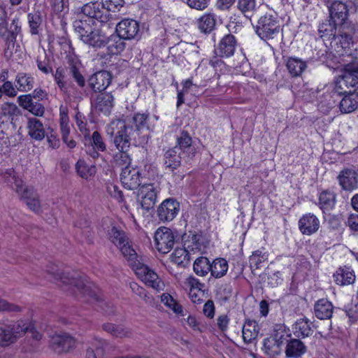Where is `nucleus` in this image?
<instances>
[{
	"label": "nucleus",
	"instance_id": "393cba45",
	"mask_svg": "<svg viewBox=\"0 0 358 358\" xmlns=\"http://www.w3.org/2000/svg\"><path fill=\"white\" fill-rule=\"evenodd\" d=\"M192 140L189 134L182 131L180 136L177 137V145L174 148H177V150H180L183 154L187 152L188 155L192 157L194 155L196 150L192 145Z\"/></svg>",
	"mask_w": 358,
	"mask_h": 358
},
{
	"label": "nucleus",
	"instance_id": "6e6d98bb",
	"mask_svg": "<svg viewBox=\"0 0 358 358\" xmlns=\"http://www.w3.org/2000/svg\"><path fill=\"white\" fill-rule=\"evenodd\" d=\"M69 72L79 87H83L85 85V78L80 73L79 67L76 64L71 63L69 64Z\"/></svg>",
	"mask_w": 358,
	"mask_h": 358
},
{
	"label": "nucleus",
	"instance_id": "79ce46f5",
	"mask_svg": "<svg viewBox=\"0 0 358 358\" xmlns=\"http://www.w3.org/2000/svg\"><path fill=\"white\" fill-rule=\"evenodd\" d=\"M1 176L4 181L15 189V187H19L23 182L22 180L17 175L13 169H7L1 173Z\"/></svg>",
	"mask_w": 358,
	"mask_h": 358
},
{
	"label": "nucleus",
	"instance_id": "ea45409f",
	"mask_svg": "<svg viewBox=\"0 0 358 358\" xmlns=\"http://www.w3.org/2000/svg\"><path fill=\"white\" fill-rule=\"evenodd\" d=\"M216 20L212 13H206L198 20V27L204 33L210 32L215 26Z\"/></svg>",
	"mask_w": 358,
	"mask_h": 358
},
{
	"label": "nucleus",
	"instance_id": "7ed1b4c3",
	"mask_svg": "<svg viewBox=\"0 0 358 358\" xmlns=\"http://www.w3.org/2000/svg\"><path fill=\"white\" fill-rule=\"evenodd\" d=\"M73 25L79 38L85 44L95 48H100L106 45L107 36L102 34L98 28L97 24L92 25L83 20H76L73 22Z\"/></svg>",
	"mask_w": 358,
	"mask_h": 358
},
{
	"label": "nucleus",
	"instance_id": "f704fd0d",
	"mask_svg": "<svg viewBox=\"0 0 358 358\" xmlns=\"http://www.w3.org/2000/svg\"><path fill=\"white\" fill-rule=\"evenodd\" d=\"M336 196L334 192L325 190L322 192L319 196V203L323 210L332 209L336 203Z\"/></svg>",
	"mask_w": 358,
	"mask_h": 358
},
{
	"label": "nucleus",
	"instance_id": "8fccbe9b",
	"mask_svg": "<svg viewBox=\"0 0 358 358\" xmlns=\"http://www.w3.org/2000/svg\"><path fill=\"white\" fill-rule=\"evenodd\" d=\"M14 191L16 192L20 199L24 202L38 194L34 187L24 185L23 182L19 187H15Z\"/></svg>",
	"mask_w": 358,
	"mask_h": 358
},
{
	"label": "nucleus",
	"instance_id": "de8ad7c7",
	"mask_svg": "<svg viewBox=\"0 0 358 358\" xmlns=\"http://www.w3.org/2000/svg\"><path fill=\"white\" fill-rule=\"evenodd\" d=\"M103 329L115 337L123 338L130 335V331L121 325L108 323L103 325Z\"/></svg>",
	"mask_w": 358,
	"mask_h": 358
},
{
	"label": "nucleus",
	"instance_id": "3c124183",
	"mask_svg": "<svg viewBox=\"0 0 358 358\" xmlns=\"http://www.w3.org/2000/svg\"><path fill=\"white\" fill-rule=\"evenodd\" d=\"M203 245L202 236L199 234H192L185 241V247L190 251H200Z\"/></svg>",
	"mask_w": 358,
	"mask_h": 358
},
{
	"label": "nucleus",
	"instance_id": "c9c22d12",
	"mask_svg": "<svg viewBox=\"0 0 358 358\" xmlns=\"http://www.w3.org/2000/svg\"><path fill=\"white\" fill-rule=\"evenodd\" d=\"M228 267V263L225 259H215L211 264V275L215 278H222L226 275Z\"/></svg>",
	"mask_w": 358,
	"mask_h": 358
},
{
	"label": "nucleus",
	"instance_id": "bf43d9fd",
	"mask_svg": "<svg viewBox=\"0 0 358 358\" xmlns=\"http://www.w3.org/2000/svg\"><path fill=\"white\" fill-rule=\"evenodd\" d=\"M21 31V25L18 19H13L10 24V30L8 29V35L6 36L7 40L13 41L16 39L18 34Z\"/></svg>",
	"mask_w": 358,
	"mask_h": 358
},
{
	"label": "nucleus",
	"instance_id": "5701e85b",
	"mask_svg": "<svg viewBox=\"0 0 358 358\" xmlns=\"http://www.w3.org/2000/svg\"><path fill=\"white\" fill-rule=\"evenodd\" d=\"M335 283L340 286L352 285L356 280L353 269L349 266L339 267L333 275Z\"/></svg>",
	"mask_w": 358,
	"mask_h": 358
},
{
	"label": "nucleus",
	"instance_id": "6ab92c4d",
	"mask_svg": "<svg viewBox=\"0 0 358 358\" xmlns=\"http://www.w3.org/2000/svg\"><path fill=\"white\" fill-rule=\"evenodd\" d=\"M320 225L319 219L313 213H306L299 220V229L303 235L315 234L318 231Z\"/></svg>",
	"mask_w": 358,
	"mask_h": 358
},
{
	"label": "nucleus",
	"instance_id": "ddd939ff",
	"mask_svg": "<svg viewBox=\"0 0 358 358\" xmlns=\"http://www.w3.org/2000/svg\"><path fill=\"white\" fill-rule=\"evenodd\" d=\"M179 210L180 203L174 199H167L158 207V217L162 222H170L176 217Z\"/></svg>",
	"mask_w": 358,
	"mask_h": 358
},
{
	"label": "nucleus",
	"instance_id": "f03ea898",
	"mask_svg": "<svg viewBox=\"0 0 358 358\" xmlns=\"http://www.w3.org/2000/svg\"><path fill=\"white\" fill-rule=\"evenodd\" d=\"M29 331L35 340L41 339L42 335L34 330L33 325L29 320H0V346L6 347L15 343Z\"/></svg>",
	"mask_w": 358,
	"mask_h": 358
},
{
	"label": "nucleus",
	"instance_id": "9d476101",
	"mask_svg": "<svg viewBox=\"0 0 358 358\" xmlns=\"http://www.w3.org/2000/svg\"><path fill=\"white\" fill-rule=\"evenodd\" d=\"M345 69V73L336 82V87L343 90V93L348 92L345 88L355 87L358 84V62H349Z\"/></svg>",
	"mask_w": 358,
	"mask_h": 358
},
{
	"label": "nucleus",
	"instance_id": "338daca9",
	"mask_svg": "<svg viewBox=\"0 0 358 358\" xmlns=\"http://www.w3.org/2000/svg\"><path fill=\"white\" fill-rule=\"evenodd\" d=\"M0 87L2 90V93L5 94L6 96L9 97H15L17 96V90L16 89L15 85L14 86L10 81L2 83V85Z\"/></svg>",
	"mask_w": 358,
	"mask_h": 358
},
{
	"label": "nucleus",
	"instance_id": "473e14b6",
	"mask_svg": "<svg viewBox=\"0 0 358 358\" xmlns=\"http://www.w3.org/2000/svg\"><path fill=\"white\" fill-rule=\"evenodd\" d=\"M243 339L245 343H250L255 340L259 333V327L254 320H248L243 327Z\"/></svg>",
	"mask_w": 358,
	"mask_h": 358
},
{
	"label": "nucleus",
	"instance_id": "c756f323",
	"mask_svg": "<svg viewBox=\"0 0 358 358\" xmlns=\"http://www.w3.org/2000/svg\"><path fill=\"white\" fill-rule=\"evenodd\" d=\"M286 66L292 76L298 77L306 70L307 64L300 58L291 57L288 58Z\"/></svg>",
	"mask_w": 358,
	"mask_h": 358
},
{
	"label": "nucleus",
	"instance_id": "f257e3e1",
	"mask_svg": "<svg viewBox=\"0 0 358 358\" xmlns=\"http://www.w3.org/2000/svg\"><path fill=\"white\" fill-rule=\"evenodd\" d=\"M148 113H136L132 118L114 120L106 127V133L113 136V144L118 150L114 155V161L119 166H130L131 158L128 150L131 141L138 142L143 130L147 128Z\"/></svg>",
	"mask_w": 358,
	"mask_h": 358
},
{
	"label": "nucleus",
	"instance_id": "a18cd8bd",
	"mask_svg": "<svg viewBox=\"0 0 358 358\" xmlns=\"http://www.w3.org/2000/svg\"><path fill=\"white\" fill-rule=\"evenodd\" d=\"M108 54L117 55L124 50V43L122 41L121 38L119 36L107 37L106 44Z\"/></svg>",
	"mask_w": 358,
	"mask_h": 358
},
{
	"label": "nucleus",
	"instance_id": "603ef678",
	"mask_svg": "<svg viewBox=\"0 0 358 358\" xmlns=\"http://www.w3.org/2000/svg\"><path fill=\"white\" fill-rule=\"evenodd\" d=\"M85 141H89V145L87 146H91L94 148H96L99 151L103 152L106 150V145L103 140V138L96 131L92 133V136H90V134L89 137H87Z\"/></svg>",
	"mask_w": 358,
	"mask_h": 358
},
{
	"label": "nucleus",
	"instance_id": "f8f14e48",
	"mask_svg": "<svg viewBox=\"0 0 358 358\" xmlns=\"http://www.w3.org/2000/svg\"><path fill=\"white\" fill-rule=\"evenodd\" d=\"M112 76L107 71H99L87 79V87L94 93L103 92L110 85Z\"/></svg>",
	"mask_w": 358,
	"mask_h": 358
},
{
	"label": "nucleus",
	"instance_id": "58836bf2",
	"mask_svg": "<svg viewBox=\"0 0 358 358\" xmlns=\"http://www.w3.org/2000/svg\"><path fill=\"white\" fill-rule=\"evenodd\" d=\"M237 7L248 18H250L258 8L256 0H238Z\"/></svg>",
	"mask_w": 358,
	"mask_h": 358
},
{
	"label": "nucleus",
	"instance_id": "4468645a",
	"mask_svg": "<svg viewBox=\"0 0 358 358\" xmlns=\"http://www.w3.org/2000/svg\"><path fill=\"white\" fill-rule=\"evenodd\" d=\"M76 340L68 334H55L51 338V346L58 354L67 352L76 345Z\"/></svg>",
	"mask_w": 358,
	"mask_h": 358
},
{
	"label": "nucleus",
	"instance_id": "0e129e2a",
	"mask_svg": "<svg viewBox=\"0 0 358 358\" xmlns=\"http://www.w3.org/2000/svg\"><path fill=\"white\" fill-rule=\"evenodd\" d=\"M76 122L79 130L83 134L85 139H86L87 137H89L90 131L86 127L87 123L85 121V117L80 113H77L76 115Z\"/></svg>",
	"mask_w": 358,
	"mask_h": 358
},
{
	"label": "nucleus",
	"instance_id": "20e7f679",
	"mask_svg": "<svg viewBox=\"0 0 358 358\" xmlns=\"http://www.w3.org/2000/svg\"><path fill=\"white\" fill-rule=\"evenodd\" d=\"M355 29L354 25H343L341 27L339 34L335 39H338L336 43V52L342 56H346L350 59H346L348 62H358V48L355 47L352 40V35L355 34Z\"/></svg>",
	"mask_w": 358,
	"mask_h": 358
},
{
	"label": "nucleus",
	"instance_id": "c85d7f7f",
	"mask_svg": "<svg viewBox=\"0 0 358 358\" xmlns=\"http://www.w3.org/2000/svg\"><path fill=\"white\" fill-rule=\"evenodd\" d=\"M293 332L298 338L309 336L313 332L311 328V322L306 317L298 320L293 325Z\"/></svg>",
	"mask_w": 358,
	"mask_h": 358
},
{
	"label": "nucleus",
	"instance_id": "49530a36",
	"mask_svg": "<svg viewBox=\"0 0 358 358\" xmlns=\"http://www.w3.org/2000/svg\"><path fill=\"white\" fill-rule=\"evenodd\" d=\"M109 239L117 248H120L126 242L129 241L125 233L123 231L117 229L116 227H113L108 232Z\"/></svg>",
	"mask_w": 358,
	"mask_h": 358
},
{
	"label": "nucleus",
	"instance_id": "052dcab7",
	"mask_svg": "<svg viewBox=\"0 0 358 358\" xmlns=\"http://www.w3.org/2000/svg\"><path fill=\"white\" fill-rule=\"evenodd\" d=\"M185 285L187 288L189 289V291L200 292L204 287V285L193 276H189L187 278L185 281Z\"/></svg>",
	"mask_w": 358,
	"mask_h": 358
},
{
	"label": "nucleus",
	"instance_id": "0eeeda50",
	"mask_svg": "<svg viewBox=\"0 0 358 358\" xmlns=\"http://www.w3.org/2000/svg\"><path fill=\"white\" fill-rule=\"evenodd\" d=\"M135 273L147 286L157 292L164 289V282L159 278L157 273L147 265L138 263L135 268Z\"/></svg>",
	"mask_w": 358,
	"mask_h": 358
},
{
	"label": "nucleus",
	"instance_id": "6e6552de",
	"mask_svg": "<svg viewBox=\"0 0 358 358\" xmlns=\"http://www.w3.org/2000/svg\"><path fill=\"white\" fill-rule=\"evenodd\" d=\"M50 274L57 281H60L65 285H70L76 288L82 294L87 293L91 295L90 292V286L86 279L80 277L78 274L70 275L57 271V272H51Z\"/></svg>",
	"mask_w": 358,
	"mask_h": 358
},
{
	"label": "nucleus",
	"instance_id": "774afa93",
	"mask_svg": "<svg viewBox=\"0 0 358 358\" xmlns=\"http://www.w3.org/2000/svg\"><path fill=\"white\" fill-rule=\"evenodd\" d=\"M209 2L210 0H187V4L189 7L198 10H203L206 9L208 6Z\"/></svg>",
	"mask_w": 358,
	"mask_h": 358
},
{
	"label": "nucleus",
	"instance_id": "f3484780",
	"mask_svg": "<svg viewBox=\"0 0 358 358\" xmlns=\"http://www.w3.org/2000/svg\"><path fill=\"white\" fill-rule=\"evenodd\" d=\"M328 8L331 21L341 27L345 25L344 22L348 15L346 4L340 1H334L328 6Z\"/></svg>",
	"mask_w": 358,
	"mask_h": 358
},
{
	"label": "nucleus",
	"instance_id": "c03bdc74",
	"mask_svg": "<svg viewBox=\"0 0 358 358\" xmlns=\"http://www.w3.org/2000/svg\"><path fill=\"white\" fill-rule=\"evenodd\" d=\"M171 262L177 265H185L189 261V252L187 248H177L170 255Z\"/></svg>",
	"mask_w": 358,
	"mask_h": 358
},
{
	"label": "nucleus",
	"instance_id": "4d7b16f0",
	"mask_svg": "<svg viewBox=\"0 0 358 358\" xmlns=\"http://www.w3.org/2000/svg\"><path fill=\"white\" fill-rule=\"evenodd\" d=\"M28 22L31 34H37L38 33V27L41 24V17L37 13H29L27 15Z\"/></svg>",
	"mask_w": 358,
	"mask_h": 358
},
{
	"label": "nucleus",
	"instance_id": "4be33fe9",
	"mask_svg": "<svg viewBox=\"0 0 358 358\" xmlns=\"http://www.w3.org/2000/svg\"><path fill=\"white\" fill-rule=\"evenodd\" d=\"M236 48V41L231 34L224 36L217 45L215 53L221 57H229L232 56Z\"/></svg>",
	"mask_w": 358,
	"mask_h": 358
},
{
	"label": "nucleus",
	"instance_id": "5fc2aeb1",
	"mask_svg": "<svg viewBox=\"0 0 358 358\" xmlns=\"http://www.w3.org/2000/svg\"><path fill=\"white\" fill-rule=\"evenodd\" d=\"M334 22L329 21L322 23L319 27V31L322 37H328L329 38H336V26Z\"/></svg>",
	"mask_w": 358,
	"mask_h": 358
},
{
	"label": "nucleus",
	"instance_id": "2f4dec72",
	"mask_svg": "<svg viewBox=\"0 0 358 358\" xmlns=\"http://www.w3.org/2000/svg\"><path fill=\"white\" fill-rule=\"evenodd\" d=\"M357 103V94L355 93H350V90L349 94L345 96L340 101L339 108L343 113H349L358 108Z\"/></svg>",
	"mask_w": 358,
	"mask_h": 358
},
{
	"label": "nucleus",
	"instance_id": "7c9ffc66",
	"mask_svg": "<svg viewBox=\"0 0 358 358\" xmlns=\"http://www.w3.org/2000/svg\"><path fill=\"white\" fill-rule=\"evenodd\" d=\"M180 152L178 153L177 148H173L168 150L164 155V164L166 169L173 171L180 165L182 158Z\"/></svg>",
	"mask_w": 358,
	"mask_h": 358
},
{
	"label": "nucleus",
	"instance_id": "864d4df0",
	"mask_svg": "<svg viewBox=\"0 0 358 358\" xmlns=\"http://www.w3.org/2000/svg\"><path fill=\"white\" fill-rule=\"evenodd\" d=\"M162 302L175 313L180 314L182 312V307L176 301L173 297L168 293H164L161 296Z\"/></svg>",
	"mask_w": 358,
	"mask_h": 358
},
{
	"label": "nucleus",
	"instance_id": "a19ab883",
	"mask_svg": "<svg viewBox=\"0 0 358 358\" xmlns=\"http://www.w3.org/2000/svg\"><path fill=\"white\" fill-rule=\"evenodd\" d=\"M77 173L83 178L88 179L96 173L95 166L87 164L83 159H79L76 164Z\"/></svg>",
	"mask_w": 358,
	"mask_h": 358
},
{
	"label": "nucleus",
	"instance_id": "72a5a7b5",
	"mask_svg": "<svg viewBox=\"0 0 358 358\" xmlns=\"http://www.w3.org/2000/svg\"><path fill=\"white\" fill-rule=\"evenodd\" d=\"M262 350L270 358H275L281 354L282 346L269 336L264 340Z\"/></svg>",
	"mask_w": 358,
	"mask_h": 358
},
{
	"label": "nucleus",
	"instance_id": "9b49d317",
	"mask_svg": "<svg viewBox=\"0 0 358 358\" xmlns=\"http://www.w3.org/2000/svg\"><path fill=\"white\" fill-rule=\"evenodd\" d=\"M91 105L96 113L109 115L114 106V96L108 92L92 95Z\"/></svg>",
	"mask_w": 358,
	"mask_h": 358
},
{
	"label": "nucleus",
	"instance_id": "2eb2a0df",
	"mask_svg": "<svg viewBox=\"0 0 358 358\" xmlns=\"http://www.w3.org/2000/svg\"><path fill=\"white\" fill-rule=\"evenodd\" d=\"M120 180L123 187L127 189L137 188L141 182L139 169L131 166L124 167L120 174Z\"/></svg>",
	"mask_w": 358,
	"mask_h": 358
},
{
	"label": "nucleus",
	"instance_id": "09e8293b",
	"mask_svg": "<svg viewBox=\"0 0 358 358\" xmlns=\"http://www.w3.org/2000/svg\"><path fill=\"white\" fill-rule=\"evenodd\" d=\"M268 253L263 250H256L250 257L249 262L252 268L257 269L262 266V264L268 260Z\"/></svg>",
	"mask_w": 358,
	"mask_h": 358
},
{
	"label": "nucleus",
	"instance_id": "e2e57ef3",
	"mask_svg": "<svg viewBox=\"0 0 358 358\" xmlns=\"http://www.w3.org/2000/svg\"><path fill=\"white\" fill-rule=\"evenodd\" d=\"M122 255L129 261H133L136 258V252L131 248L129 244V241L126 242V244L122 245L119 248Z\"/></svg>",
	"mask_w": 358,
	"mask_h": 358
},
{
	"label": "nucleus",
	"instance_id": "aec40b11",
	"mask_svg": "<svg viewBox=\"0 0 358 358\" xmlns=\"http://www.w3.org/2000/svg\"><path fill=\"white\" fill-rule=\"evenodd\" d=\"M339 185L345 191H352L358 187V175L357 172L350 169H345L338 176Z\"/></svg>",
	"mask_w": 358,
	"mask_h": 358
},
{
	"label": "nucleus",
	"instance_id": "a211bd4d",
	"mask_svg": "<svg viewBox=\"0 0 358 358\" xmlns=\"http://www.w3.org/2000/svg\"><path fill=\"white\" fill-rule=\"evenodd\" d=\"M117 35L123 39H132L139 31L138 23L132 19H124L118 23L116 29Z\"/></svg>",
	"mask_w": 358,
	"mask_h": 358
},
{
	"label": "nucleus",
	"instance_id": "680f3d73",
	"mask_svg": "<svg viewBox=\"0 0 358 358\" xmlns=\"http://www.w3.org/2000/svg\"><path fill=\"white\" fill-rule=\"evenodd\" d=\"M107 343L105 341L94 338L92 341L91 345L89 348H93L94 352L96 351L99 357H102L104 355L105 348Z\"/></svg>",
	"mask_w": 358,
	"mask_h": 358
},
{
	"label": "nucleus",
	"instance_id": "dca6fc26",
	"mask_svg": "<svg viewBox=\"0 0 358 358\" xmlns=\"http://www.w3.org/2000/svg\"><path fill=\"white\" fill-rule=\"evenodd\" d=\"M157 194V189L152 184L143 185L138 192L141 208L147 211L152 209L156 203Z\"/></svg>",
	"mask_w": 358,
	"mask_h": 358
},
{
	"label": "nucleus",
	"instance_id": "1a4fd4ad",
	"mask_svg": "<svg viewBox=\"0 0 358 358\" xmlns=\"http://www.w3.org/2000/svg\"><path fill=\"white\" fill-rule=\"evenodd\" d=\"M155 244L156 249L162 254L169 253L175 243L173 231L167 227H159L155 233Z\"/></svg>",
	"mask_w": 358,
	"mask_h": 358
},
{
	"label": "nucleus",
	"instance_id": "37998d69",
	"mask_svg": "<svg viewBox=\"0 0 358 358\" xmlns=\"http://www.w3.org/2000/svg\"><path fill=\"white\" fill-rule=\"evenodd\" d=\"M53 76L59 89L63 92H67L69 85L66 80V70L64 68L58 67L53 73Z\"/></svg>",
	"mask_w": 358,
	"mask_h": 358
},
{
	"label": "nucleus",
	"instance_id": "412c9836",
	"mask_svg": "<svg viewBox=\"0 0 358 358\" xmlns=\"http://www.w3.org/2000/svg\"><path fill=\"white\" fill-rule=\"evenodd\" d=\"M17 102L20 106L35 116L42 117L45 113V107L41 103L34 101L29 94L19 96Z\"/></svg>",
	"mask_w": 358,
	"mask_h": 358
},
{
	"label": "nucleus",
	"instance_id": "39448f33",
	"mask_svg": "<svg viewBox=\"0 0 358 358\" xmlns=\"http://www.w3.org/2000/svg\"><path fill=\"white\" fill-rule=\"evenodd\" d=\"M282 31L280 20L275 13H266L260 17L255 27V32L264 40L274 39Z\"/></svg>",
	"mask_w": 358,
	"mask_h": 358
},
{
	"label": "nucleus",
	"instance_id": "13d9d810",
	"mask_svg": "<svg viewBox=\"0 0 358 358\" xmlns=\"http://www.w3.org/2000/svg\"><path fill=\"white\" fill-rule=\"evenodd\" d=\"M8 35V15L5 8L0 6V36L6 38Z\"/></svg>",
	"mask_w": 358,
	"mask_h": 358
},
{
	"label": "nucleus",
	"instance_id": "4c0bfd02",
	"mask_svg": "<svg viewBox=\"0 0 358 358\" xmlns=\"http://www.w3.org/2000/svg\"><path fill=\"white\" fill-rule=\"evenodd\" d=\"M290 336L289 330L284 324H275L273 327V333L270 336L273 340L279 343L280 345H283L285 342L287 341L288 338Z\"/></svg>",
	"mask_w": 358,
	"mask_h": 358
},
{
	"label": "nucleus",
	"instance_id": "a878e982",
	"mask_svg": "<svg viewBox=\"0 0 358 358\" xmlns=\"http://www.w3.org/2000/svg\"><path fill=\"white\" fill-rule=\"evenodd\" d=\"M27 129L29 135L36 141L44 138L45 135L43 123L36 117H31L28 120Z\"/></svg>",
	"mask_w": 358,
	"mask_h": 358
},
{
	"label": "nucleus",
	"instance_id": "b1692460",
	"mask_svg": "<svg viewBox=\"0 0 358 358\" xmlns=\"http://www.w3.org/2000/svg\"><path fill=\"white\" fill-rule=\"evenodd\" d=\"M333 305L327 299L318 300L314 306L315 316L320 320H327L331 317L333 314Z\"/></svg>",
	"mask_w": 358,
	"mask_h": 358
},
{
	"label": "nucleus",
	"instance_id": "bb28decb",
	"mask_svg": "<svg viewBox=\"0 0 358 358\" xmlns=\"http://www.w3.org/2000/svg\"><path fill=\"white\" fill-rule=\"evenodd\" d=\"M15 84L17 91L27 92L33 89L34 78L28 73L20 72L15 76Z\"/></svg>",
	"mask_w": 358,
	"mask_h": 358
},
{
	"label": "nucleus",
	"instance_id": "423d86ee",
	"mask_svg": "<svg viewBox=\"0 0 358 358\" xmlns=\"http://www.w3.org/2000/svg\"><path fill=\"white\" fill-rule=\"evenodd\" d=\"M78 10L80 13L87 17L85 20H82L92 25H95L98 22L101 24L106 23L110 17V13L105 8L102 3L96 1L88 2Z\"/></svg>",
	"mask_w": 358,
	"mask_h": 358
},
{
	"label": "nucleus",
	"instance_id": "cd10ccee",
	"mask_svg": "<svg viewBox=\"0 0 358 358\" xmlns=\"http://www.w3.org/2000/svg\"><path fill=\"white\" fill-rule=\"evenodd\" d=\"M306 352V345L299 339L290 340L285 349L286 357L289 358H299Z\"/></svg>",
	"mask_w": 358,
	"mask_h": 358
},
{
	"label": "nucleus",
	"instance_id": "e433bc0d",
	"mask_svg": "<svg viewBox=\"0 0 358 358\" xmlns=\"http://www.w3.org/2000/svg\"><path fill=\"white\" fill-rule=\"evenodd\" d=\"M194 271L197 275L206 276L209 271L211 272V264L207 257H198L194 262Z\"/></svg>",
	"mask_w": 358,
	"mask_h": 358
},
{
	"label": "nucleus",
	"instance_id": "69168bd1",
	"mask_svg": "<svg viewBox=\"0 0 358 358\" xmlns=\"http://www.w3.org/2000/svg\"><path fill=\"white\" fill-rule=\"evenodd\" d=\"M24 203L31 210L35 213H39L41 210V201L38 194L27 200Z\"/></svg>",
	"mask_w": 358,
	"mask_h": 358
}]
</instances>
